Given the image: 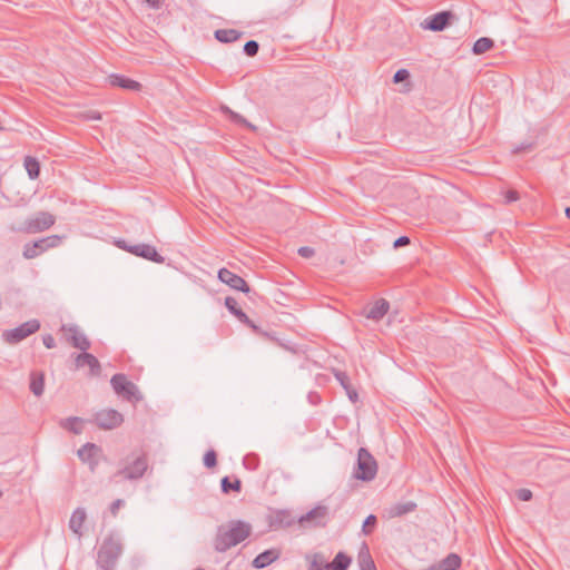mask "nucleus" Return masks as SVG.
<instances>
[{"mask_svg": "<svg viewBox=\"0 0 570 570\" xmlns=\"http://www.w3.org/2000/svg\"><path fill=\"white\" fill-rule=\"evenodd\" d=\"M224 110H225L226 114L229 115L230 119L234 122L239 124V125H244V126H247V127H250V128H254L249 122H247V120L243 116L232 111L228 107H225Z\"/></svg>", "mask_w": 570, "mask_h": 570, "instance_id": "nucleus-37", "label": "nucleus"}, {"mask_svg": "<svg viewBox=\"0 0 570 570\" xmlns=\"http://www.w3.org/2000/svg\"><path fill=\"white\" fill-rule=\"evenodd\" d=\"M63 331H68L71 335L68 338L69 342L72 344L73 347L81 350L82 352H86L90 348L91 343L88 340V337L81 333L76 325L70 326H62Z\"/></svg>", "mask_w": 570, "mask_h": 570, "instance_id": "nucleus-16", "label": "nucleus"}, {"mask_svg": "<svg viewBox=\"0 0 570 570\" xmlns=\"http://www.w3.org/2000/svg\"><path fill=\"white\" fill-rule=\"evenodd\" d=\"M376 473L377 463L374 456L365 448H360L354 478L361 481H372Z\"/></svg>", "mask_w": 570, "mask_h": 570, "instance_id": "nucleus-4", "label": "nucleus"}, {"mask_svg": "<svg viewBox=\"0 0 570 570\" xmlns=\"http://www.w3.org/2000/svg\"><path fill=\"white\" fill-rule=\"evenodd\" d=\"M327 561L321 553H315L309 563V570H326Z\"/></svg>", "mask_w": 570, "mask_h": 570, "instance_id": "nucleus-33", "label": "nucleus"}, {"mask_svg": "<svg viewBox=\"0 0 570 570\" xmlns=\"http://www.w3.org/2000/svg\"><path fill=\"white\" fill-rule=\"evenodd\" d=\"M295 523V518L286 510H276L268 515V525L272 530L288 528Z\"/></svg>", "mask_w": 570, "mask_h": 570, "instance_id": "nucleus-13", "label": "nucleus"}, {"mask_svg": "<svg viewBox=\"0 0 570 570\" xmlns=\"http://www.w3.org/2000/svg\"><path fill=\"white\" fill-rule=\"evenodd\" d=\"M117 246L135 256L145 258L157 264H163L165 262V257H163L157 252L155 246L149 244L127 245L125 240H118Z\"/></svg>", "mask_w": 570, "mask_h": 570, "instance_id": "nucleus-7", "label": "nucleus"}, {"mask_svg": "<svg viewBox=\"0 0 570 570\" xmlns=\"http://www.w3.org/2000/svg\"><path fill=\"white\" fill-rule=\"evenodd\" d=\"M218 279L233 289L240 291L246 294L250 292V287L243 277L225 267L218 271Z\"/></svg>", "mask_w": 570, "mask_h": 570, "instance_id": "nucleus-12", "label": "nucleus"}, {"mask_svg": "<svg viewBox=\"0 0 570 570\" xmlns=\"http://www.w3.org/2000/svg\"><path fill=\"white\" fill-rule=\"evenodd\" d=\"M87 519V513L83 508H77L69 520L70 530L79 538L82 535V527Z\"/></svg>", "mask_w": 570, "mask_h": 570, "instance_id": "nucleus-23", "label": "nucleus"}, {"mask_svg": "<svg viewBox=\"0 0 570 570\" xmlns=\"http://www.w3.org/2000/svg\"><path fill=\"white\" fill-rule=\"evenodd\" d=\"M124 503H125V502H124V500H121V499H117V500H115V501L111 503V505H110V512H111L114 515H116V514H117V512H118V510L120 509V507H121V505H124Z\"/></svg>", "mask_w": 570, "mask_h": 570, "instance_id": "nucleus-47", "label": "nucleus"}, {"mask_svg": "<svg viewBox=\"0 0 570 570\" xmlns=\"http://www.w3.org/2000/svg\"><path fill=\"white\" fill-rule=\"evenodd\" d=\"M328 519V508L325 505H317L307 513L301 515L297 522L301 525H305L306 523L312 524L313 527H325Z\"/></svg>", "mask_w": 570, "mask_h": 570, "instance_id": "nucleus-11", "label": "nucleus"}, {"mask_svg": "<svg viewBox=\"0 0 570 570\" xmlns=\"http://www.w3.org/2000/svg\"><path fill=\"white\" fill-rule=\"evenodd\" d=\"M346 392H347L348 399H350L353 403L357 402V400H358V394H357V392H356L354 389L347 387V389H346Z\"/></svg>", "mask_w": 570, "mask_h": 570, "instance_id": "nucleus-48", "label": "nucleus"}, {"mask_svg": "<svg viewBox=\"0 0 570 570\" xmlns=\"http://www.w3.org/2000/svg\"><path fill=\"white\" fill-rule=\"evenodd\" d=\"M120 468L111 476L112 481L121 480L137 481L144 476L148 469V459L145 453H132L125 458L120 463Z\"/></svg>", "mask_w": 570, "mask_h": 570, "instance_id": "nucleus-2", "label": "nucleus"}, {"mask_svg": "<svg viewBox=\"0 0 570 570\" xmlns=\"http://www.w3.org/2000/svg\"><path fill=\"white\" fill-rule=\"evenodd\" d=\"M75 362L77 367H83L86 365L89 366L90 375L92 376H97L101 372V366L98 358L95 355L87 353V351L78 354Z\"/></svg>", "mask_w": 570, "mask_h": 570, "instance_id": "nucleus-17", "label": "nucleus"}, {"mask_svg": "<svg viewBox=\"0 0 570 570\" xmlns=\"http://www.w3.org/2000/svg\"><path fill=\"white\" fill-rule=\"evenodd\" d=\"M307 399H308V402L312 404V405H317L321 403V396L318 393L316 392H309L308 395H307Z\"/></svg>", "mask_w": 570, "mask_h": 570, "instance_id": "nucleus-46", "label": "nucleus"}, {"mask_svg": "<svg viewBox=\"0 0 570 570\" xmlns=\"http://www.w3.org/2000/svg\"><path fill=\"white\" fill-rule=\"evenodd\" d=\"M110 384L115 393L126 401H140L142 399L137 385L122 373L115 374L110 380Z\"/></svg>", "mask_w": 570, "mask_h": 570, "instance_id": "nucleus-5", "label": "nucleus"}, {"mask_svg": "<svg viewBox=\"0 0 570 570\" xmlns=\"http://www.w3.org/2000/svg\"><path fill=\"white\" fill-rule=\"evenodd\" d=\"M352 559L344 552H338L332 562H327L326 570H347Z\"/></svg>", "mask_w": 570, "mask_h": 570, "instance_id": "nucleus-28", "label": "nucleus"}, {"mask_svg": "<svg viewBox=\"0 0 570 570\" xmlns=\"http://www.w3.org/2000/svg\"><path fill=\"white\" fill-rule=\"evenodd\" d=\"M81 420L79 417H68L61 421V426L69 430L75 434H80L82 431Z\"/></svg>", "mask_w": 570, "mask_h": 570, "instance_id": "nucleus-32", "label": "nucleus"}, {"mask_svg": "<svg viewBox=\"0 0 570 570\" xmlns=\"http://www.w3.org/2000/svg\"><path fill=\"white\" fill-rule=\"evenodd\" d=\"M42 343L47 348H53L56 346V341L50 334H47L42 337Z\"/></svg>", "mask_w": 570, "mask_h": 570, "instance_id": "nucleus-44", "label": "nucleus"}, {"mask_svg": "<svg viewBox=\"0 0 570 570\" xmlns=\"http://www.w3.org/2000/svg\"><path fill=\"white\" fill-rule=\"evenodd\" d=\"M151 9H159L161 7L160 0H142Z\"/></svg>", "mask_w": 570, "mask_h": 570, "instance_id": "nucleus-49", "label": "nucleus"}, {"mask_svg": "<svg viewBox=\"0 0 570 570\" xmlns=\"http://www.w3.org/2000/svg\"><path fill=\"white\" fill-rule=\"evenodd\" d=\"M259 50V45L255 40H249L244 45V52L248 57H255Z\"/></svg>", "mask_w": 570, "mask_h": 570, "instance_id": "nucleus-36", "label": "nucleus"}, {"mask_svg": "<svg viewBox=\"0 0 570 570\" xmlns=\"http://www.w3.org/2000/svg\"><path fill=\"white\" fill-rule=\"evenodd\" d=\"M493 46L494 41L491 38L482 37L474 42L472 52L479 56L492 49Z\"/></svg>", "mask_w": 570, "mask_h": 570, "instance_id": "nucleus-29", "label": "nucleus"}, {"mask_svg": "<svg viewBox=\"0 0 570 570\" xmlns=\"http://www.w3.org/2000/svg\"><path fill=\"white\" fill-rule=\"evenodd\" d=\"M336 379L341 382L342 386L346 390L347 387H350L348 385V377L345 373L343 372H337L335 374Z\"/></svg>", "mask_w": 570, "mask_h": 570, "instance_id": "nucleus-45", "label": "nucleus"}, {"mask_svg": "<svg viewBox=\"0 0 570 570\" xmlns=\"http://www.w3.org/2000/svg\"><path fill=\"white\" fill-rule=\"evenodd\" d=\"M566 216L570 219V207L566 208Z\"/></svg>", "mask_w": 570, "mask_h": 570, "instance_id": "nucleus-51", "label": "nucleus"}, {"mask_svg": "<svg viewBox=\"0 0 570 570\" xmlns=\"http://www.w3.org/2000/svg\"><path fill=\"white\" fill-rule=\"evenodd\" d=\"M244 465L246 469L256 470L258 466L257 458L255 455H253V456L247 455L244 459Z\"/></svg>", "mask_w": 570, "mask_h": 570, "instance_id": "nucleus-39", "label": "nucleus"}, {"mask_svg": "<svg viewBox=\"0 0 570 570\" xmlns=\"http://www.w3.org/2000/svg\"><path fill=\"white\" fill-rule=\"evenodd\" d=\"M519 193L514 189H510L505 193V203H513L519 199Z\"/></svg>", "mask_w": 570, "mask_h": 570, "instance_id": "nucleus-42", "label": "nucleus"}, {"mask_svg": "<svg viewBox=\"0 0 570 570\" xmlns=\"http://www.w3.org/2000/svg\"><path fill=\"white\" fill-rule=\"evenodd\" d=\"M100 452V446L88 442L78 450V456L83 463H88L90 470L94 472L99 464L97 456Z\"/></svg>", "mask_w": 570, "mask_h": 570, "instance_id": "nucleus-14", "label": "nucleus"}, {"mask_svg": "<svg viewBox=\"0 0 570 570\" xmlns=\"http://www.w3.org/2000/svg\"><path fill=\"white\" fill-rule=\"evenodd\" d=\"M24 168L31 179H36L40 174V165L39 161L30 156L24 158Z\"/></svg>", "mask_w": 570, "mask_h": 570, "instance_id": "nucleus-31", "label": "nucleus"}, {"mask_svg": "<svg viewBox=\"0 0 570 570\" xmlns=\"http://www.w3.org/2000/svg\"><path fill=\"white\" fill-rule=\"evenodd\" d=\"M453 14L450 11H441L424 21L423 27L432 31H442L449 24Z\"/></svg>", "mask_w": 570, "mask_h": 570, "instance_id": "nucleus-15", "label": "nucleus"}, {"mask_svg": "<svg viewBox=\"0 0 570 570\" xmlns=\"http://www.w3.org/2000/svg\"><path fill=\"white\" fill-rule=\"evenodd\" d=\"M225 306L233 315L237 317L239 322L258 333V327L248 318L242 308L238 307V303L234 297L227 296L225 298Z\"/></svg>", "mask_w": 570, "mask_h": 570, "instance_id": "nucleus-18", "label": "nucleus"}, {"mask_svg": "<svg viewBox=\"0 0 570 570\" xmlns=\"http://www.w3.org/2000/svg\"><path fill=\"white\" fill-rule=\"evenodd\" d=\"M121 552L122 546L119 541L106 539L98 551L97 562L104 570H112Z\"/></svg>", "mask_w": 570, "mask_h": 570, "instance_id": "nucleus-3", "label": "nucleus"}, {"mask_svg": "<svg viewBox=\"0 0 570 570\" xmlns=\"http://www.w3.org/2000/svg\"><path fill=\"white\" fill-rule=\"evenodd\" d=\"M517 498L521 501H530L532 499V492L529 489H519L517 491Z\"/></svg>", "mask_w": 570, "mask_h": 570, "instance_id": "nucleus-40", "label": "nucleus"}, {"mask_svg": "<svg viewBox=\"0 0 570 570\" xmlns=\"http://www.w3.org/2000/svg\"><path fill=\"white\" fill-rule=\"evenodd\" d=\"M410 79V72L406 69H399L393 76V82L400 83Z\"/></svg>", "mask_w": 570, "mask_h": 570, "instance_id": "nucleus-38", "label": "nucleus"}, {"mask_svg": "<svg viewBox=\"0 0 570 570\" xmlns=\"http://www.w3.org/2000/svg\"><path fill=\"white\" fill-rule=\"evenodd\" d=\"M56 222L52 214L48 212H39L35 216L26 220V230L36 234L50 228Z\"/></svg>", "mask_w": 570, "mask_h": 570, "instance_id": "nucleus-10", "label": "nucleus"}, {"mask_svg": "<svg viewBox=\"0 0 570 570\" xmlns=\"http://www.w3.org/2000/svg\"><path fill=\"white\" fill-rule=\"evenodd\" d=\"M61 242V237L58 235H51L32 243H27L23 247V257L32 259L49 248L57 247Z\"/></svg>", "mask_w": 570, "mask_h": 570, "instance_id": "nucleus-8", "label": "nucleus"}, {"mask_svg": "<svg viewBox=\"0 0 570 570\" xmlns=\"http://www.w3.org/2000/svg\"><path fill=\"white\" fill-rule=\"evenodd\" d=\"M357 562L361 570H376L375 563L370 554L368 547L363 543L357 554Z\"/></svg>", "mask_w": 570, "mask_h": 570, "instance_id": "nucleus-27", "label": "nucleus"}, {"mask_svg": "<svg viewBox=\"0 0 570 570\" xmlns=\"http://www.w3.org/2000/svg\"><path fill=\"white\" fill-rule=\"evenodd\" d=\"M39 328L40 322L35 318L27 321L14 328L3 331L2 337L8 344L14 345L38 332Z\"/></svg>", "mask_w": 570, "mask_h": 570, "instance_id": "nucleus-6", "label": "nucleus"}, {"mask_svg": "<svg viewBox=\"0 0 570 570\" xmlns=\"http://www.w3.org/2000/svg\"><path fill=\"white\" fill-rule=\"evenodd\" d=\"M461 557L456 553H449L444 559L433 563L426 570H456L461 566Z\"/></svg>", "mask_w": 570, "mask_h": 570, "instance_id": "nucleus-20", "label": "nucleus"}, {"mask_svg": "<svg viewBox=\"0 0 570 570\" xmlns=\"http://www.w3.org/2000/svg\"><path fill=\"white\" fill-rule=\"evenodd\" d=\"M416 503L413 501L397 502L387 508L386 514L389 518H400L407 513L413 512L416 509Z\"/></svg>", "mask_w": 570, "mask_h": 570, "instance_id": "nucleus-21", "label": "nucleus"}, {"mask_svg": "<svg viewBox=\"0 0 570 570\" xmlns=\"http://www.w3.org/2000/svg\"><path fill=\"white\" fill-rule=\"evenodd\" d=\"M298 254L302 257L309 258V257H312L314 255V249L312 247H308V246H303V247L298 248Z\"/></svg>", "mask_w": 570, "mask_h": 570, "instance_id": "nucleus-43", "label": "nucleus"}, {"mask_svg": "<svg viewBox=\"0 0 570 570\" xmlns=\"http://www.w3.org/2000/svg\"><path fill=\"white\" fill-rule=\"evenodd\" d=\"M29 387L33 395L41 396L45 390V374L38 371L31 372Z\"/></svg>", "mask_w": 570, "mask_h": 570, "instance_id": "nucleus-26", "label": "nucleus"}, {"mask_svg": "<svg viewBox=\"0 0 570 570\" xmlns=\"http://www.w3.org/2000/svg\"><path fill=\"white\" fill-rule=\"evenodd\" d=\"M411 243L410 238L407 236H401L396 238L393 243L394 248H400L409 245Z\"/></svg>", "mask_w": 570, "mask_h": 570, "instance_id": "nucleus-41", "label": "nucleus"}, {"mask_svg": "<svg viewBox=\"0 0 570 570\" xmlns=\"http://www.w3.org/2000/svg\"><path fill=\"white\" fill-rule=\"evenodd\" d=\"M390 304L386 299H377L371 307L364 311V315L368 320L380 321L389 312Z\"/></svg>", "mask_w": 570, "mask_h": 570, "instance_id": "nucleus-19", "label": "nucleus"}, {"mask_svg": "<svg viewBox=\"0 0 570 570\" xmlns=\"http://www.w3.org/2000/svg\"><path fill=\"white\" fill-rule=\"evenodd\" d=\"M279 552L275 549L265 550L253 560V567L263 569L277 560Z\"/></svg>", "mask_w": 570, "mask_h": 570, "instance_id": "nucleus-24", "label": "nucleus"}, {"mask_svg": "<svg viewBox=\"0 0 570 570\" xmlns=\"http://www.w3.org/2000/svg\"><path fill=\"white\" fill-rule=\"evenodd\" d=\"M377 523V519L374 514H370L363 522L362 531L364 534H370Z\"/></svg>", "mask_w": 570, "mask_h": 570, "instance_id": "nucleus-35", "label": "nucleus"}, {"mask_svg": "<svg viewBox=\"0 0 570 570\" xmlns=\"http://www.w3.org/2000/svg\"><path fill=\"white\" fill-rule=\"evenodd\" d=\"M204 465L208 469L217 465V454L214 450H208L204 455Z\"/></svg>", "mask_w": 570, "mask_h": 570, "instance_id": "nucleus-34", "label": "nucleus"}, {"mask_svg": "<svg viewBox=\"0 0 570 570\" xmlns=\"http://www.w3.org/2000/svg\"><path fill=\"white\" fill-rule=\"evenodd\" d=\"M244 36V32L236 29H218L215 31V38L223 43L235 42Z\"/></svg>", "mask_w": 570, "mask_h": 570, "instance_id": "nucleus-25", "label": "nucleus"}, {"mask_svg": "<svg viewBox=\"0 0 570 570\" xmlns=\"http://www.w3.org/2000/svg\"><path fill=\"white\" fill-rule=\"evenodd\" d=\"M220 488L222 492L225 494H228L230 491L240 492L242 482L238 478H235V480L232 482L229 476H224L220 480Z\"/></svg>", "mask_w": 570, "mask_h": 570, "instance_id": "nucleus-30", "label": "nucleus"}, {"mask_svg": "<svg viewBox=\"0 0 570 570\" xmlns=\"http://www.w3.org/2000/svg\"><path fill=\"white\" fill-rule=\"evenodd\" d=\"M91 119H100V115L98 112H95L92 116H91Z\"/></svg>", "mask_w": 570, "mask_h": 570, "instance_id": "nucleus-50", "label": "nucleus"}, {"mask_svg": "<svg viewBox=\"0 0 570 570\" xmlns=\"http://www.w3.org/2000/svg\"><path fill=\"white\" fill-rule=\"evenodd\" d=\"M252 533V525L240 520L229 521L226 527L220 525L214 541L218 552H225L247 539Z\"/></svg>", "mask_w": 570, "mask_h": 570, "instance_id": "nucleus-1", "label": "nucleus"}, {"mask_svg": "<svg viewBox=\"0 0 570 570\" xmlns=\"http://www.w3.org/2000/svg\"><path fill=\"white\" fill-rule=\"evenodd\" d=\"M108 80L112 87H119L132 91H138L141 88V85L138 81L116 73L110 75Z\"/></svg>", "mask_w": 570, "mask_h": 570, "instance_id": "nucleus-22", "label": "nucleus"}, {"mask_svg": "<svg viewBox=\"0 0 570 570\" xmlns=\"http://www.w3.org/2000/svg\"><path fill=\"white\" fill-rule=\"evenodd\" d=\"M124 422L121 413L114 409H106L95 414V423L102 430H112Z\"/></svg>", "mask_w": 570, "mask_h": 570, "instance_id": "nucleus-9", "label": "nucleus"}]
</instances>
